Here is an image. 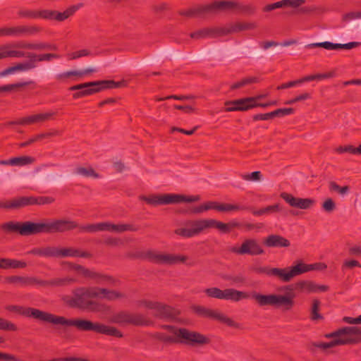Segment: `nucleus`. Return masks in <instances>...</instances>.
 Instances as JSON below:
<instances>
[{"label": "nucleus", "mask_w": 361, "mask_h": 361, "mask_svg": "<svg viewBox=\"0 0 361 361\" xmlns=\"http://www.w3.org/2000/svg\"><path fill=\"white\" fill-rule=\"evenodd\" d=\"M55 202L51 196H18L8 200L0 202V208L7 210H18L33 205H47Z\"/></svg>", "instance_id": "6e6552de"}, {"label": "nucleus", "mask_w": 361, "mask_h": 361, "mask_svg": "<svg viewBox=\"0 0 361 361\" xmlns=\"http://www.w3.org/2000/svg\"><path fill=\"white\" fill-rule=\"evenodd\" d=\"M253 101L254 99L250 97L226 102L225 105L227 107L225 109V111L230 112L235 111H247L249 109L255 108V105H253Z\"/></svg>", "instance_id": "aec40b11"}, {"label": "nucleus", "mask_w": 361, "mask_h": 361, "mask_svg": "<svg viewBox=\"0 0 361 361\" xmlns=\"http://www.w3.org/2000/svg\"><path fill=\"white\" fill-rule=\"evenodd\" d=\"M63 264H67L68 267L71 269H73V270L80 273L82 276H84L85 277L88 278V279L90 278L91 274L92 273V270H90V269L85 268V267L78 264H75L73 262H64Z\"/></svg>", "instance_id": "3c124183"}, {"label": "nucleus", "mask_w": 361, "mask_h": 361, "mask_svg": "<svg viewBox=\"0 0 361 361\" xmlns=\"http://www.w3.org/2000/svg\"><path fill=\"white\" fill-rule=\"evenodd\" d=\"M191 309L194 313L200 317L218 320L231 327H238V324L217 310H213L201 305H192Z\"/></svg>", "instance_id": "ddd939ff"}, {"label": "nucleus", "mask_w": 361, "mask_h": 361, "mask_svg": "<svg viewBox=\"0 0 361 361\" xmlns=\"http://www.w3.org/2000/svg\"><path fill=\"white\" fill-rule=\"evenodd\" d=\"M26 58H27L28 60L23 63L24 71L37 68V62L50 61L52 59L60 58V56L54 53H44L37 54L33 52H27V56Z\"/></svg>", "instance_id": "dca6fc26"}, {"label": "nucleus", "mask_w": 361, "mask_h": 361, "mask_svg": "<svg viewBox=\"0 0 361 361\" xmlns=\"http://www.w3.org/2000/svg\"><path fill=\"white\" fill-rule=\"evenodd\" d=\"M0 329L8 331H16L18 327L14 323L0 317Z\"/></svg>", "instance_id": "4d7b16f0"}, {"label": "nucleus", "mask_w": 361, "mask_h": 361, "mask_svg": "<svg viewBox=\"0 0 361 361\" xmlns=\"http://www.w3.org/2000/svg\"><path fill=\"white\" fill-rule=\"evenodd\" d=\"M17 14L19 18L26 19L44 18V16H45L44 10L37 11L23 8L18 10Z\"/></svg>", "instance_id": "79ce46f5"}, {"label": "nucleus", "mask_w": 361, "mask_h": 361, "mask_svg": "<svg viewBox=\"0 0 361 361\" xmlns=\"http://www.w3.org/2000/svg\"><path fill=\"white\" fill-rule=\"evenodd\" d=\"M110 322L121 326L132 325L135 326H149L152 322L141 313H133L123 310L114 314L109 319Z\"/></svg>", "instance_id": "f8f14e48"}, {"label": "nucleus", "mask_w": 361, "mask_h": 361, "mask_svg": "<svg viewBox=\"0 0 361 361\" xmlns=\"http://www.w3.org/2000/svg\"><path fill=\"white\" fill-rule=\"evenodd\" d=\"M250 294L247 292L238 290L233 288H226L224 290V299L238 302L241 300L247 299Z\"/></svg>", "instance_id": "f704fd0d"}, {"label": "nucleus", "mask_w": 361, "mask_h": 361, "mask_svg": "<svg viewBox=\"0 0 361 361\" xmlns=\"http://www.w3.org/2000/svg\"><path fill=\"white\" fill-rule=\"evenodd\" d=\"M298 267H299L300 275L312 270H324L327 267V266L324 263H314L311 264H307L302 262L298 264Z\"/></svg>", "instance_id": "49530a36"}, {"label": "nucleus", "mask_w": 361, "mask_h": 361, "mask_svg": "<svg viewBox=\"0 0 361 361\" xmlns=\"http://www.w3.org/2000/svg\"><path fill=\"white\" fill-rule=\"evenodd\" d=\"M35 161V158L28 156L13 157L6 160H1V165L25 166L31 164Z\"/></svg>", "instance_id": "4c0bfd02"}, {"label": "nucleus", "mask_w": 361, "mask_h": 361, "mask_svg": "<svg viewBox=\"0 0 361 361\" xmlns=\"http://www.w3.org/2000/svg\"><path fill=\"white\" fill-rule=\"evenodd\" d=\"M295 288L306 293L326 292L329 290L326 285H319L311 281H301L295 284Z\"/></svg>", "instance_id": "b1692460"}, {"label": "nucleus", "mask_w": 361, "mask_h": 361, "mask_svg": "<svg viewBox=\"0 0 361 361\" xmlns=\"http://www.w3.org/2000/svg\"><path fill=\"white\" fill-rule=\"evenodd\" d=\"M90 279L94 280L97 283L106 284L112 286H118L121 284V281L112 276L94 271H92Z\"/></svg>", "instance_id": "473e14b6"}, {"label": "nucleus", "mask_w": 361, "mask_h": 361, "mask_svg": "<svg viewBox=\"0 0 361 361\" xmlns=\"http://www.w3.org/2000/svg\"><path fill=\"white\" fill-rule=\"evenodd\" d=\"M329 190L331 191L338 192L339 194L344 195L350 191V187L345 185L341 187L334 181H330L329 183Z\"/></svg>", "instance_id": "6e6d98bb"}, {"label": "nucleus", "mask_w": 361, "mask_h": 361, "mask_svg": "<svg viewBox=\"0 0 361 361\" xmlns=\"http://www.w3.org/2000/svg\"><path fill=\"white\" fill-rule=\"evenodd\" d=\"M104 243L106 245L116 247L123 245V243L121 239L115 237H107L104 240Z\"/></svg>", "instance_id": "0e129e2a"}, {"label": "nucleus", "mask_w": 361, "mask_h": 361, "mask_svg": "<svg viewBox=\"0 0 361 361\" xmlns=\"http://www.w3.org/2000/svg\"><path fill=\"white\" fill-rule=\"evenodd\" d=\"M305 3V0H281L274 4H267L262 8L263 12H270L276 8L290 7L298 8Z\"/></svg>", "instance_id": "a878e982"}, {"label": "nucleus", "mask_w": 361, "mask_h": 361, "mask_svg": "<svg viewBox=\"0 0 361 361\" xmlns=\"http://www.w3.org/2000/svg\"><path fill=\"white\" fill-rule=\"evenodd\" d=\"M219 36H224L222 27L204 28L190 34V37L193 39L216 37Z\"/></svg>", "instance_id": "2f4dec72"}, {"label": "nucleus", "mask_w": 361, "mask_h": 361, "mask_svg": "<svg viewBox=\"0 0 361 361\" xmlns=\"http://www.w3.org/2000/svg\"><path fill=\"white\" fill-rule=\"evenodd\" d=\"M207 4L198 6L193 8H191L188 10H183L179 11V14L180 16H186V17H195L200 16L204 17L206 14H208Z\"/></svg>", "instance_id": "58836bf2"}, {"label": "nucleus", "mask_w": 361, "mask_h": 361, "mask_svg": "<svg viewBox=\"0 0 361 361\" xmlns=\"http://www.w3.org/2000/svg\"><path fill=\"white\" fill-rule=\"evenodd\" d=\"M39 279L34 276H11L5 278V283L21 286H38Z\"/></svg>", "instance_id": "cd10ccee"}, {"label": "nucleus", "mask_w": 361, "mask_h": 361, "mask_svg": "<svg viewBox=\"0 0 361 361\" xmlns=\"http://www.w3.org/2000/svg\"><path fill=\"white\" fill-rule=\"evenodd\" d=\"M27 254L44 257H55V246L34 247Z\"/></svg>", "instance_id": "a19ab883"}, {"label": "nucleus", "mask_w": 361, "mask_h": 361, "mask_svg": "<svg viewBox=\"0 0 361 361\" xmlns=\"http://www.w3.org/2000/svg\"><path fill=\"white\" fill-rule=\"evenodd\" d=\"M156 338L164 343H178L177 337L169 336L164 333H158L155 336Z\"/></svg>", "instance_id": "13d9d810"}, {"label": "nucleus", "mask_w": 361, "mask_h": 361, "mask_svg": "<svg viewBox=\"0 0 361 361\" xmlns=\"http://www.w3.org/2000/svg\"><path fill=\"white\" fill-rule=\"evenodd\" d=\"M78 8V6H73L63 12H58L56 11L44 10L45 16L44 19H54L57 21H63L71 16Z\"/></svg>", "instance_id": "bb28decb"}, {"label": "nucleus", "mask_w": 361, "mask_h": 361, "mask_svg": "<svg viewBox=\"0 0 361 361\" xmlns=\"http://www.w3.org/2000/svg\"><path fill=\"white\" fill-rule=\"evenodd\" d=\"M299 271L298 264L283 269L274 267L271 268L270 276L276 277L283 282H289L293 277L300 275Z\"/></svg>", "instance_id": "6ab92c4d"}, {"label": "nucleus", "mask_w": 361, "mask_h": 361, "mask_svg": "<svg viewBox=\"0 0 361 361\" xmlns=\"http://www.w3.org/2000/svg\"><path fill=\"white\" fill-rule=\"evenodd\" d=\"M322 209L326 212H331L336 209V204L331 198H327L322 204Z\"/></svg>", "instance_id": "69168bd1"}, {"label": "nucleus", "mask_w": 361, "mask_h": 361, "mask_svg": "<svg viewBox=\"0 0 361 361\" xmlns=\"http://www.w3.org/2000/svg\"><path fill=\"white\" fill-rule=\"evenodd\" d=\"M321 302L315 298L313 299L310 309V319L312 321H319L324 319L322 314L319 313Z\"/></svg>", "instance_id": "09e8293b"}, {"label": "nucleus", "mask_w": 361, "mask_h": 361, "mask_svg": "<svg viewBox=\"0 0 361 361\" xmlns=\"http://www.w3.org/2000/svg\"><path fill=\"white\" fill-rule=\"evenodd\" d=\"M60 135H61V132L59 130H53L51 132L35 135L32 136L31 138H30L29 140H30L31 144H33L35 142H39L44 139L49 138L50 137H54V136H59Z\"/></svg>", "instance_id": "603ef678"}, {"label": "nucleus", "mask_w": 361, "mask_h": 361, "mask_svg": "<svg viewBox=\"0 0 361 361\" xmlns=\"http://www.w3.org/2000/svg\"><path fill=\"white\" fill-rule=\"evenodd\" d=\"M231 251L238 255H248L250 256H257L264 253V249L257 240L255 238L245 239L239 247H233Z\"/></svg>", "instance_id": "2eb2a0df"}, {"label": "nucleus", "mask_w": 361, "mask_h": 361, "mask_svg": "<svg viewBox=\"0 0 361 361\" xmlns=\"http://www.w3.org/2000/svg\"><path fill=\"white\" fill-rule=\"evenodd\" d=\"M91 54H92V53L90 50H88L87 49H81V50L71 53L69 55V59L71 60H74V59H78L80 57L90 56Z\"/></svg>", "instance_id": "e2e57ef3"}, {"label": "nucleus", "mask_w": 361, "mask_h": 361, "mask_svg": "<svg viewBox=\"0 0 361 361\" xmlns=\"http://www.w3.org/2000/svg\"><path fill=\"white\" fill-rule=\"evenodd\" d=\"M76 280L73 278H54L51 280L39 279L38 286L42 287H62L74 283Z\"/></svg>", "instance_id": "7c9ffc66"}, {"label": "nucleus", "mask_w": 361, "mask_h": 361, "mask_svg": "<svg viewBox=\"0 0 361 361\" xmlns=\"http://www.w3.org/2000/svg\"><path fill=\"white\" fill-rule=\"evenodd\" d=\"M127 86L126 80L116 82L112 80H97L78 84L69 87L70 91H78L73 94V98L77 99L100 92L107 89L120 88Z\"/></svg>", "instance_id": "423d86ee"}, {"label": "nucleus", "mask_w": 361, "mask_h": 361, "mask_svg": "<svg viewBox=\"0 0 361 361\" xmlns=\"http://www.w3.org/2000/svg\"><path fill=\"white\" fill-rule=\"evenodd\" d=\"M27 52L20 50H8L6 47L0 49V59L13 57V58H23L27 57Z\"/></svg>", "instance_id": "de8ad7c7"}, {"label": "nucleus", "mask_w": 361, "mask_h": 361, "mask_svg": "<svg viewBox=\"0 0 361 361\" xmlns=\"http://www.w3.org/2000/svg\"><path fill=\"white\" fill-rule=\"evenodd\" d=\"M238 1L224 0L214 1L207 4L209 13H212L216 11H229L236 13Z\"/></svg>", "instance_id": "5701e85b"}, {"label": "nucleus", "mask_w": 361, "mask_h": 361, "mask_svg": "<svg viewBox=\"0 0 361 361\" xmlns=\"http://www.w3.org/2000/svg\"><path fill=\"white\" fill-rule=\"evenodd\" d=\"M140 199L147 204L157 207L180 202H193L200 200V197L185 196L179 194L166 193L163 195H152L149 196H140Z\"/></svg>", "instance_id": "1a4fd4ad"}, {"label": "nucleus", "mask_w": 361, "mask_h": 361, "mask_svg": "<svg viewBox=\"0 0 361 361\" xmlns=\"http://www.w3.org/2000/svg\"><path fill=\"white\" fill-rule=\"evenodd\" d=\"M245 209L246 208L244 206L237 204H223L214 201H209L204 203V209H206V211L214 209L219 212H231L240 211Z\"/></svg>", "instance_id": "393cba45"}, {"label": "nucleus", "mask_w": 361, "mask_h": 361, "mask_svg": "<svg viewBox=\"0 0 361 361\" xmlns=\"http://www.w3.org/2000/svg\"><path fill=\"white\" fill-rule=\"evenodd\" d=\"M246 209L243 211H250L255 216H262L264 214H269L272 213H276L281 211V208L279 204H275L273 205H269L266 207L260 209H255V208L246 205H243Z\"/></svg>", "instance_id": "e433bc0d"}, {"label": "nucleus", "mask_w": 361, "mask_h": 361, "mask_svg": "<svg viewBox=\"0 0 361 361\" xmlns=\"http://www.w3.org/2000/svg\"><path fill=\"white\" fill-rule=\"evenodd\" d=\"M204 292L209 298H217L221 300L224 299V290H221L219 288L212 287L206 288L204 290Z\"/></svg>", "instance_id": "5fc2aeb1"}, {"label": "nucleus", "mask_w": 361, "mask_h": 361, "mask_svg": "<svg viewBox=\"0 0 361 361\" xmlns=\"http://www.w3.org/2000/svg\"><path fill=\"white\" fill-rule=\"evenodd\" d=\"M357 18H361V11H357V12H354V11L349 12V13H345L342 16V20L343 22H348L350 20H352L354 19H357Z\"/></svg>", "instance_id": "338daca9"}, {"label": "nucleus", "mask_w": 361, "mask_h": 361, "mask_svg": "<svg viewBox=\"0 0 361 361\" xmlns=\"http://www.w3.org/2000/svg\"><path fill=\"white\" fill-rule=\"evenodd\" d=\"M11 47L16 49H30L37 51H56L58 49L57 46L54 44L44 42L30 43L21 41L13 44Z\"/></svg>", "instance_id": "4be33fe9"}, {"label": "nucleus", "mask_w": 361, "mask_h": 361, "mask_svg": "<svg viewBox=\"0 0 361 361\" xmlns=\"http://www.w3.org/2000/svg\"><path fill=\"white\" fill-rule=\"evenodd\" d=\"M185 228H176L174 233L183 238H191L200 234L204 230L215 228L223 233H229L233 228H239L241 224L236 221L227 224L218 221L213 219L188 220L183 223Z\"/></svg>", "instance_id": "7ed1b4c3"}, {"label": "nucleus", "mask_w": 361, "mask_h": 361, "mask_svg": "<svg viewBox=\"0 0 361 361\" xmlns=\"http://www.w3.org/2000/svg\"><path fill=\"white\" fill-rule=\"evenodd\" d=\"M280 197L290 207L300 209H310L315 204V200L314 199L295 197L288 192L281 193Z\"/></svg>", "instance_id": "a211bd4d"}, {"label": "nucleus", "mask_w": 361, "mask_h": 361, "mask_svg": "<svg viewBox=\"0 0 361 361\" xmlns=\"http://www.w3.org/2000/svg\"><path fill=\"white\" fill-rule=\"evenodd\" d=\"M42 30L40 27L36 25H17L13 27H4L0 28V37H23L34 35Z\"/></svg>", "instance_id": "4468645a"}, {"label": "nucleus", "mask_w": 361, "mask_h": 361, "mask_svg": "<svg viewBox=\"0 0 361 361\" xmlns=\"http://www.w3.org/2000/svg\"><path fill=\"white\" fill-rule=\"evenodd\" d=\"M23 316L55 325L75 326L78 330L82 331H93L119 338L123 337V334L114 326H107L99 322H92L87 319H68L63 316L56 315L34 307H25Z\"/></svg>", "instance_id": "f257e3e1"}, {"label": "nucleus", "mask_w": 361, "mask_h": 361, "mask_svg": "<svg viewBox=\"0 0 361 361\" xmlns=\"http://www.w3.org/2000/svg\"><path fill=\"white\" fill-rule=\"evenodd\" d=\"M164 328L171 330L177 337L178 343L188 345H203L209 344L210 339L205 335L199 332L190 331L186 328H175L172 326H164Z\"/></svg>", "instance_id": "9d476101"}, {"label": "nucleus", "mask_w": 361, "mask_h": 361, "mask_svg": "<svg viewBox=\"0 0 361 361\" xmlns=\"http://www.w3.org/2000/svg\"><path fill=\"white\" fill-rule=\"evenodd\" d=\"M259 82V79L257 77H247L243 78L241 80L233 83L231 86V90H234L236 89L241 88L247 85H250L252 83H256Z\"/></svg>", "instance_id": "864d4df0"}, {"label": "nucleus", "mask_w": 361, "mask_h": 361, "mask_svg": "<svg viewBox=\"0 0 361 361\" xmlns=\"http://www.w3.org/2000/svg\"><path fill=\"white\" fill-rule=\"evenodd\" d=\"M334 73L329 72L326 73H319L315 75H310L305 76L300 79H299L300 84H302L305 82L312 81V80H321L329 78H332L334 76Z\"/></svg>", "instance_id": "8fccbe9b"}, {"label": "nucleus", "mask_w": 361, "mask_h": 361, "mask_svg": "<svg viewBox=\"0 0 361 361\" xmlns=\"http://www.w3.org/2000/svg\"><path fill=\"white\" fill-rule=\"evenodd\" d=\"M294 297L295 295L293 293L287 295H263L253 291L250 294V298L254 300L259 307L273 306L275 307H283L286 311H289L295 305Z\"/></svg>", "instance_id": "0eeeda50"}, {"label": "nucleus", "mask_w": 361, "mask_h": 361, "mask_svg": "<svg viewBox=\"0 0 361 361\" xmlns=\"http://www.w3.org/2000/svg\"><path fill=\"white\" fill-rule=\"evenodd\" d=\"M77 228L80 232L95 233L97 231H108L116 233H123L122 224H114L109 222H100L98 224L80 226Z\"/></svg>", "instance_id": "f3484780"}, {"label": "nucleus", "mask_w": 361, "mask_h": 361, "mask_svg": "<svg viewBox=\"0 0 361 361\" xmlns=\"http://www.w3.org/2000/svg\"><path fill=\"white\" fill-rule=\"evenodd\" d=\"M27 263L15 259L0 258V269H23L26 267Z\"/></svg>", "instance_id": "ea45409f"}, {"label": "nucleus", "mask_w": 361, "mask_h": 361, "mask_svg": "<svg viewBox=\"0 0 361 361\" xmlns=\"http://www.w3.org/2000/svg\"><path fill=\"white\" fill-rule=\"evenodd\" d=\"M79 227L73 220L44 219L40 222L10 221L0 225V228L6 233H18L22 236L34 235L40 233H65Z\"/></svg>", "instance_id": "f03ea898"}, {"label": "nucleus", "mask_w": 361, "mask_h": 361, "mask_svg": "<svg viewBox=\"0 0 361 361\" xmlns=\"http://www.w3.org/2000/svg\"><path fill=\"white\" fill-rule=\"evenodd\" d=\"M94 290L99 295L97 298L100 299H106L111 301L124 298L123 293L114 290L94 287Z\"/></svg>", "instance_id": "c9c22d12"}, {"label": "nucleus", "mask_w": 361, "mask_h": 361, "mask_svg": "<svg viewBox=\"0 0 361 361\" xmlns=\"http://www.w3.org/2000/svg\"><path fill=\"white\" fill-rule=\"evenodd\" d=\"M257 13V7L252 3L245 4L239 1L238 4L236 14L244 16H254Z\"/></svg>", "instance_id": "37998d69"}, {"label": "nucleus", "mask_w": 361, "mask_h": 361, "mask_svg": "<svg viewBox=\"0 0 361 361\" xmlns=\"http://www.w3.org/2000/svg\"><path fill=\"white\" fill-rule=\"evenodd\" d=\"M326 338H334L331 341L314 343L313 345L326 350L337 345H355L361 343V327L357 326H344L325 334Z\"/></svg>", "instance_id": "20e7f679"}, {"label": "nucleus", "mask_w": 361, "mask_h": 361, "mask_svg": "<svg viewBox=\"0 0 361 361\" xmlns=\"http://www.w3.org/2000/svg\"><path fill=\"white\" fill-rule=\"evenodd\" d=\"M153 314L159 319H173L178 314V312L174 308L159 302Z\"/></svg>", "instance_id": "72a5a7b5"}, {"label": "nucleus", "mask_w": 361, "mask_h": 361, "mask_svg": "<svg viewBox=\"0 0 361 361\" xmlns=\"http://www.w3.org/2000/svg\"><path fill=\"white\" fill-rule=\"evenodd\" d=\"M35 123H37V119H36V116L35 114V115H31L27 117L21 118L16 121H8L7 123H5L0 126V130H2L4 127L9 126H13V125L25 126V125L33 124Z\"/></svg>", "instance_id": "a18cd8bd"}, {"label": "nucleus", "mask_w": 361, "mask_h": 361, "mask_svg": "<svg viewBox=\"0 0 361 361\" xmlns=\"http://www.w3.org/2000/svg\"><path fill=\"white\" fill-rule=\"evenodd\" d=\"M74 173L85 178H99L100 177L99 174L91 166L87 167L78 166L75 169Z\"/></svg>", "instance_id": "c03bdc74"}, {"label": "nucleus", "mask_w": 361, "mask_h": 361, "mask_svg": "<svg viewBox=\"0 0 361 361\" xmlns=\"http://www.w3.org/2000/svg\"><path fill=\"white\" fill-rule=\"evenodd\" d=\"M92 254L87 251L82 250L73 247H55V258H65L68 257L90 258Z\"/></svg>", "instance_id": "412c9836"}, {"label": "nucleus", "mask_w": 361, "mask_h": 361, "mask_svg": "<svg viewBox=\"0 0 361 361\" xmlns=\"http://www.w3.org/2000/svg\"><path fill=\"white\" fill-rule=\"evenodd\" d=\"M242 178L245 180L256 181L259 180L262 178V174L260 171H256L251 173L243 175Z\"/></svg>", "instance_id": "774afa93"}, {"label": "nucleus", "mask_w": 361, "mask_h": 361, "mask_svg": "<svg viewBox=\"0 0 361 361\" xmlns=\"http://www.w3.org/2000/svg\"><path fill=\"white\" fill-rule=\"evenodd\" d=\"M72 293L73 296L65 295L62 298L70 307L91 312H97L101 310V305L98 302L90 300L99 296L94 290V287L78 288L73 290Z\"/></svg>", "instance_id": "39448f33"}, {"label": "nucleus", "mask_w": 361, "mask_h": 361, "mask_svg": "<svg viewBox=\"0 0 361 361\" xmlns=\"http://www.w3.org/2000/svg\"><path fill=\"white\" fill-rule=\"evenodd\" d=\"M257 25L255 22H238L230 25L228 27H222L223 35H227L233 32H239L244 30H254L257 28Z\"/></svg>", "instance_id": "c85d7f7f"}, {"label": "nucleus", "mask_w": 361, "mask_h": 361, "mask_svg": "<svg viewBox=\"0 0 361 361\" xmlns=\"http://www.w3.org/2000/svg\"><path fill=\"white\" fill-rule=\"evenodd\" d=\"M335 152L338 154L350 153L352 154H357V147H355L350 145L338 146L335 149Z\"/></svg>", "instance_id": "680f3d73"}, {"label": "nucleus", "mask_w": 361, "mask_h": 361, "mask_svg": "<svg viewBox=\"0 0 361 361\" xmlns=\"http://www.w3.org/2000/svg\"><path fill=\"white\" fill-rule=\"evenodd\" d=\"M263 243L268 247H288L290 241L280 235H270L264 239Z\"/></svg>", "instance_id": "c756f323"}, {"label": "nucleus", "mask_w": 361, "mask_h": 361, "mask_svg": "<svg viewBox=\"0 0 361 361\" xmlns=\"http://www.w3.org/2000/svg\"><path fill=\"white\" fill-rule=\"evenodd\" d=\"M135 258H142L159 264L173 265L183 264L188 259L185 255H176L172 254H162L152 250L140 252L134 255Z\"/></svg>", "instance_id": "9b49d317"}, {"label": "nucleus", "mask_w": 361, "mask_h": 361, "mask_svg": "<svg viewBox=\"0 0 361 361\" xmlns=\"http://www.w3.org/2000/svg\"><path fill=\"white\" fill-rule=\"evenodd\" d=\"M299 8L295 12L297 14H311L313 13H317L319 11H321L322 9L316 6L312 5V6H303L298 7Z\"/></svg>", "instance_id": "bf43d9fd"}, {"label": "nucleus", "mask_w": 361, "mask_h": 361, "mask_svg": "<svg viewBox=\"0 0 361 361\" xmlns=\"http://www.w3.org/2000/svg\"><path fill=\"white\" fill-rule=\"evenodd\" d=\"M295 112V109L293 108H283L278 109L273 111H271L272 118L275 117H283L286 115L292 114Z\"/></svg>", "instance_id": "052dcab7"}]
</instances>
